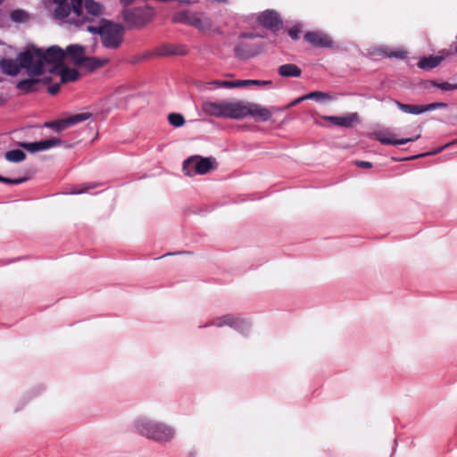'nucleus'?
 <instances>
[{"label":"nucleus","instance_id":"1","mask_svg":"<svg viewBox=\"0 0 457 457\" xmlns=\"http://www.w3.org/2000/svg\"><path fill=\"white\" fill-rule=\"evenodd\" d=\"M204 111L212 116L241 120L247 116L258 121H267L271 118V110L255 103L244 101L205 102Z\"/></svg>","mask_w":457,"mask_h":457},{"label":"nucleus","instance_id":"2","mask_svg":"<svg viewBox=\"0 0 457 457\" xmlns=\"http://www.w3.org/2000/svg\"><path fill=\"white\" fill-rule=\"evenodd\" d=\"M65 52L58 46H53L43 51L40 48L33 47L18 54V60L21 62L22 68L31 76H40L44 73L45 63L54 64L50 71L52 73L57 71L65 59Z\"/></svg>","mask_w":457,"mask_h":457},{"label":"nucleus","instance_id":"3","mask_svg":"<svg viewBox=\"0 0 457 457\" xmlns=\"http://www.w3.org/2000/svg\"><path fill=\"white\" fill-rule=\"evenodd\" d=\"M124 28L122 25L104 21V29L102 35L103 45L105 47L116 49L123 39Z\"/></svg>","mask_w":457,"mask_h":457},{"label":"nucleus","instance_id":"4","mask_svg":"<svg viewBox=\"0 0 457 457\" xmlns=\"http://www.w3.org/2000/svg\"><path fill=\"white\" fill-rule=\"evenodd\" d=\"M145 436L155 441H168L174 436V430L165 424L148 421L145 423Z\"/></svg>","mask_w":457,"mask_h":457},{"label":"nucleus","instance_id":"5","mask_svg":"<svg viewBox=\"0 0 457 457\" xmlns=\"http://www.w3.org/2000/svg\"><path fill=\"white\" fill-rule=\"evenodd\" d=\"M84 0H71V4L68 0H53L56 5L54 10V17L55 19H64L68 17L72 11L74 14L79 16L82 14Z\"/></svg>","mask_w":457,"mask_h":457},{"label":"nucleus","instance_id":"6","mask_svg":"<svg viewBox=\"0 0 457 457\" xmlns=\"http://www.w3.org/2000/svg\"><path fill=\"white\" fill-rule=\"evenodd\" d=\"M304 39L313 47L319 48H333L335 47L334 40L323 31H308L304 34Z\"/></svg>","mask_w":457,"mask_h":457},{"label":"nucleus","instance_id":"7","mask_svg":"<svg viewBox=\"0 0 457 457\" xmlns=\"http://www.w3.org/2000/svg\"><path fill=\"white\" fill-rule=\"evenodd\" d=\"M212 326L221 328L223 326H229L240 332H243L248 328V322L240 317H236L231 314H227L221 317L215 318L210 323Z\"/></svg>","mask_w":457,"mask_h":457},{"label":"nucleus","instance_id":"8","mask_svg":"<svg viewBox=\"0 0 457 457\" xmlns=\"http://www.w3.org/2000/svg\"><path fill=\"white\" fill-rule=\"evenodd\" d=\"M395 104L401 111L411 114H420L428 111L446 108L448 106L445 103H432L425 105H419L403 104L399 101H395Z\"/></svg>","mask_w":457,"mask_h":457},{"label":"nucleus","instance_id":"9","mask_svg":"<svg viewBox=\"0 0 457 457\" xmlns=\"http://www.w3.org/2000/svg\"><path fill=\"white\" fill-rule=\"evenodd\" d=\"M62 145V140L60 138L52 137L46 140H42L39 142L27 143V142H20L18 145L21 148L27 150L29 153H36L39 151H45L50 149L54 146H59Z\"/></svg>","mask_w":457,"mask_h":457},{"label":"nucleus","instance_id":"10","mask_svg":"<svg viewBox=\"0 0 457 457\" xmlns=\"http://www.w3.org/2000/svg\"><path fill=\"white\" fill-rule=\"evenodd\" d=\"M375 138L379 141L383 145H403L409 142H413L420 137V134L417 135L414 137H407V138H395V135L388 130H380L374 134Z\"/></svg>","mask_w":457,"mask_h":457},{"label":"nucleus","instance_id":"11","mask_svg":"<svg viewBox=\"0 0 457 457\" xmlns=\"http://www.w3.org/2000/svg\"><path fill=\"white\" fill-rule=\"evenodd\" d=\"M258 22L263 27L278 30L282 26V21L278 12L271 10L262 12L257 18Z\"/></svg>","mask_w":457,"mask_h":457},{"label":"nucleus","instance_id":"12","mask_svg":"<svg viewBox=\"0 0 457 457\" xmlns=\"http://www.w3.org/2000/svg\"><path fill=\"white\" fill-rule=\"evenodd\" d=\"M322 119L331 122L333 125L340 126L344 128H352L353 125L360 122L358 113L352 112L346 116H323Z\"/></svg>","mask_w":457,"mask_h":457},{"label":"nucleus","instance_id":"13","mask_svg":"<svg viewBox=\"0 0 457 457\" xmlns=\"http://www.w3.org/2000/svg\"><path fill=\"white\" fill-rule=\"evenodd\" d=\"M194 157H195L196 161L195 166L197 174H206L218 167V162L214 157H201L198 155Z\"/></svg>","mask_w":457,"mask_h":457},{"label":"nucleus","instance_id":"14","mask_svg":"<svg viewBox=\"0 0 457 457\" xmlns=\"http://www.w3.org/2000/svg\"><path fill=\"white\" fill-rule=\"evenodd\" d=\"M123 18L128 28L138 27L143 23V10L126 9L123 11Z\"/></svg>","mask_w":457,"mask_h":457},{"label":"nucleus","instance_id":"15","mask_svg":"<svg viewBox=\"0 0 457 457\" xmlns=\"http://www.w3.org/2000/svg\"><path fill=\"white\" fill-rule=\"evenodd\" d=\"M0 69L2 71L9 76H16L19 74L21 69H23L21 66V62L17 60H13L11 58H2L0 60Z\"/></svg>","mask_w":457,"mask_h":457},{"label":"nucleus","instance_id":"16","mask_svg":"<svg viewBox=\"0 0 457 457\" xmlns=\"http://www.w3.org/2000/svg\"><path fill=\"white\" fill-rule=\"evenodd\" d=\"M190 25L196 28L199 30L206 31L212 29V22L210 17H208L204 13L194 12Z\"/></svg>","mask_w":457,"mask_h":457},{"label":"nucleus","instance_id":"17","mask_svg":"<svg viewBox=\"0 0 457 457\" xmlns=\"http://www.w3.org/2000/svg\"><path fill=\"white\" fill-rule=\"evenodd\" d=\"M54 73L61 76L62 83L76 81L79 77V73L76 69L68 68L64 64Z\"/></svg>","mask_w":457,"mask_h":457},{"label":"nucleus","instance_id":"18","mask_svg":"<svg viewBox=\"0 0 457 457\" xmlns=\"http://www.w3.org/2000/svg\"><path fill=\"white\" fill-rule=\"evenodd\" d=\"M66 54L73 60L74 63L78 66L80 65L85 58V49L79 45H71L66 49Z\"/></svg>","mask_w":457,"mask_h":457},{"label":"nucleus","instance_id":"19","mask_svg":"<svg viewBox=\"0 0 457 457\" xmlns=\"http://www.w3.org/2000/svg\"><path fill=\"white\" fill-rule=\"evenodd\" d=\"M108 59H100L96 57H85L79 67L85 68L89 71H93L108 63Z\"/></svg>","mask_w":457,"mask_h":457},{"label":"nucleus","instance_id":"20","mask_svg":"<svg viewBox=\"0 0 457 457\" xmlns=\"http://www.w3.org/2000/svg\"><path fill=\"white\" fill-rule=\"evenodd\" d=\"M41 82L39 79L30 78L25 79L19 81L16 85V87L21 90L25 94H29L31 92H37V86Z\"/></svg>","mask_w":457,"mask_h":457},{"label":"nucleus","instance_id":"21","mask_svg":"<svg viewBox=\"0 0 457 457\" xmlns=\"http://www.w3.org/2000/svg\"><path fill=\"white\" fill-rule=\"evenodd\" d=\"M278 72L282 77H300L301 69L293 63H287L279 66Z\"/></svg>","mask_w":457,"mask_h":457},{"label":"nucleus","instance_id":"22","mask_svg":"<svg viewBox=\"0 0 457 457\" xmlns=\"http://www.w3.org/2000/svg\"><path fill=\"white\" fill-rule=\"evenodd\" d=\"M443 60L441 56L430 55L421 58L418 62V67L422 70H431L438 66Z\"/></svg>","mask_w":457,"mask_h":457},{"label":"nucleus","instance_id":"23","mask_svg":"<svg viewBox=\"0 0 457 457\" xmlns=\"http://www.w3.org/2000/svg\"><path fill=\"white\" fill-rule=\"evenodd\" d=\"M378 53L383 54L389 58L404 59L407 57V52L403 49H392L389 47H380Z\"/></svg>","mask_w":457,"mask_h":457},{"label":"nucleus","instance_id":"24","mask_svg":"<svg viewBox=\"0 0 457 457\" xmlns=\"http://www.w3.org/2000/svg\"><path fill=\"white\" fill-rule=\"evenodd\" d=\"M193 13L194 12L190 11H183L177 12L173 15L172 21L174 23H185L190 25Z\"/></svg>","mask_w":457,"mask_h":457},{"label":"nucleus","instance_id":"25","mask_svg":"<svg viewBox=\"0 0 457 457\" xmlns=\"http://www.w3.org/2000/svg\"><path fill=\"white\" fill-rule=\"evenodd\" d=\"M5 159L11 162H20L25 160L26 154L20 149L11 150L5 153Z\"/></svg>","mask_w":457,"mask_h":457},{"label":"nucleus","instance_id":"26","mask_svg":"<svg viewBox=\"0 0 457 457\" xmlns=\"http://www.w3.org/2000/svg\"><path fill=\"white\" fill-rule=\"evenodd\" d=\"M423 84H424V87H426V88H428L429 86H433V87H438L444 91L457 89V84H451L449 82L437 83L435 80H426L423 82Z\"/></svg>","mask_w":457,"mask_h":457},{"label":"nucleus","instance_id":"27","mask_svg":"<svg viewBox=\"0 0 457 457\" xmlns=\"http://www.w3.org/2000/svg\"><path fill=\"white\" fill-rule=\"evenodd\" d=\"M196 163L195 157L191 156L184 161L183 162V171L187 176H194L196 175V170L195 164Z\"/></svg>","mask_w":457,"mask_h":457},{"label":"nucleus","instance_id":"28","mask_svg":"<svg viewBox=\"0 0 457 457\" xmlns=\"http://www.w3.org/2000/svg\"><path fill=\"white\" fill-rule=\"evenodd\" d=\"M187 52L183 50H179V46L174 45H165L162 48H160L158 54L159 55H172V54H185Z\"/></svg>","mask_w":457,"mask_h":457},{"label":"nucleus","instance_id":"29","mask_svg":"<svg viewBox=\"0 0 457 457\" xmlns=\"http://www.w3.org/2000/svg\"><path fill=\"white\" fill-rule=\"evenodd\" d=\"M91 117V113L89 112H81L74 114L66 119V123L68 124V128L76 125L78 123L83 122L88 120Z\"/></svg>","mask_w":457,"mask_h":457},{"label":"nucleus","instance_id":"30","mask_svg":"<svg viewBox=\"0 0 457 457\" xmlns=\"http://www.w3.org/2000/svg\"><path fill=\"white\" fill-rule=\"evenodd\" d=\"M83 4L87 13L95 16L101 13L100 4L94 0H84Z\"/></svg>","mask_w":457,"mask_h":457},{"label":"nucleus","instance_id":"31","mask_svg":"<svg viewBox=\"0 0 457 457\" xmlns=\"http://www.w3.org/2000/svg\"><path fill=\"white\" fill-rule=\"evenodd\" d=\"M168 120L170 125L175 128L182 127L186 120L182 114L177 112H171L168 115Z\"/></svg>","mask_w":457,"mask_h":457},{"label":"nucleus","instance_id":"32","mask_svg":"<svg viewBox=\"0 0 457 457\" xmlns=\"http://www.w3.org/2000/svg\"><path fill=\"white\" fill-rule=\"evenodd\" d=\"M305 98H307L308 100L312 99L317 102H320L324 100H331L332 96L328 93H324L321 91H313L305 95Z\"/></svg>","mask_w":457,"mask_h":457},{"label":"nucleus","instance_id":"33","mask_svg":"<svg viewBox=\"0 0 457 457\" xmlns=\"http://www.w3.org/2000/svg\"><path fill=\"white\" fill-rule=\"evenodd\" d=\"M45 126L54 129L56 132H60L68 128L66 119L56 121L46 122Z\"/></svg>","mask_w":457,"mask_h":457},{"label":"nucleus","instance_id":"34","mask_svg":"<svg viewBox=\"0 0 457 457\" xmlns=\"http://www.w3.org/2000/svg\"><path fill=\"white\" fill-rule=\"evenodd\" d=\"M448 145H449L448 144L445 145L444 146H441V147L437 148L436 150H435L433 152H430V153L417 154V155H413V156H410V157H406V158H402V159L393 158V160L395 161V162L408 161V160H414V159H417V158H420V157H423V156H427V155L437 154L440 152H442L445 148H446Z\"/></svg>","mask_w":457,"mask_h":457},{"label":"nucleus","instance_id":"35","mask_svg":"<svg viewBox=\"0 0 457 457\" xmlns=\"http://www.w3.org/2000/svg\"><path fill=\"white\" fill-rule=\"evenodd\" d=\"M304 100H308L307 98H305V95L303 96H300V97H298L296 99H295L293 102H291L286 107L278 108V107L272 106V107H270L269 109L271 110V113H272L273 112H278V111H282V110H285V109H288V108L294 107V106H295L296 104H300L301 102H303Z\"/></svg>","mask_w":457,"mask_h":457},{"label":"nucleus","instance_id":"36","mask_svg":"<svg viewBox=\"0 0 457 457\" xmlns=\"http://www.w3.org/2000/svg\"><path fill=\"white\" fill-rule=\"evenodd\" d=\"M27 180H28L27 177L18 178V179H9V178H5V177H3L0 175V182L5 183V184L19 185L23 182H26Z\"/></svg>","mask_w":457,"mask_h":457},{"label":"nucleus","instance_id":"37","mask_svg":"<svg viewBox=\"0 0 457 457\" xmlns=\"http://www.w3.org/2000/svg\"><path fill=\"white\" fill-rule=\"evenodd\" d=\"M11 19L13 21L21 22L23 21L26 18V12L22 10H15L11 12Z\"/></svg>","mask_w":457,"mask_h":457},{"label":"nucleus","instance_id":"38","mask_svg":"<svg viewBox=\"0 0 457 457\" xmlns=\"http://www.w3.org/2000/svg\"><path fill=\"white\" fill-rule=\"evenodd\" d=\"M245 44L240 43L235 47V55L237 57L245 58L249 55V53L245 50Z\"/></svg>","mask_w":457,"mask_h":457},{"label":"nucleus","instance_id":"39","mask_svg":"<svg viewBox=\"0 0 457 457\" xmlns=\"http://www.w3.org/2000/svg\"><path fill=\"white\" fill-rule=\"evenodd\" d=\"M104 21L105 20H102L101 24L98 26H88L87 30L93 34H98L102 37L104 29Z\"/></svg>","mask_w":457,"mask_h":457},{"label":"nucleus","instance_id":"40","mask_svg":"<svg viewBox=\"0 0 457 457\" xmlns=\"http://www.w3.org/2000/svg\"><path fill=\"white\" fill-rule=\"evenodd\" d=\"M301 32H302L301 25H295L291 29H288V35L294 40H297L299 38V35Z\"/></svg>","mask_w":457,"mask_h":457},{"label":"nucleus","instance_id":"41","mask_svg":"<svg viewBox=\"0 0 457 457\" xmlns=\"http://www.w3.org/2000/svg\"><path fill=\"white\" fill-rule=\"evenodd\" d=\"M210 84L215 85L217 87H222L230 88L231 81H228V80H213Z\"/></svg>","mask_w":457,"mask_h":457},{"label":"nucleus","instance_id":"42","mask_svg":"<svg viewBox=\"0 0 457 457\" xmlns=\"http://www.w3.org/2000/svg\"><path fill=\"white\" fill-rule=\"evenodd\" d=\"M245 86H248L247 79L246 80H234V81H231L230 88L240 87H245Z\"/></svg>","mask_w":457,"mask_h":457},{"label":"nucleus","instance_id":"43","mask_svg":"<svg viewBox=\"0 0 457 457\" xmlns=\"http://www.w3.org/2000/svg\"><path fill=\"white\" fill-rule=\"evenodd\" d=\"M355 165L363 169H370L372 167V163L366 161H356Z\"/></svg>","mask_w":457,"mask_h":457},{"label":"nucleus","instance_id":"44","mask_svg":"<svg viewBox=\"0 0 457 457\" xmlns=\"http://www.w3.org/2000/svg\"><path fill=\"white\" fill-rule=\"evenodd\" d=\"M47 91L51 95H56L60 91V84H53L48 87Z\"/></svg>","mask_w":457,"mask_h":457},{"label":"nucleus","instance_id":"45","mask_svg":"<svg viewBox=\"0 0 457 457\" xmlns=\"http://www.w3.org/2000/svg\"><path fill=\"white\" fill-rule=\"evenodd\" d=\"M248 85H267L270 84V80H256V79H247Z\"/></svg>","mask_w":457,"mask_h":457},{"label":"nucleus","instance_id":"46","mask_svg":"<svg viewBox=\"0 0 457 457\" xmlns=\"http://www.w3.org/2000/svg\"><path fill=\"white\" fill-rule=\"evenodd\" d=\"M261 37L260 35L258 34H254V33H243L240 37H247V38H254V37Z\"/></svg>","mask_w":457,"mask_h":457},{"label":"nucleus","instance_id":"47","mask_svg":"<svg viewBox=\"0 0 457 457\" xmlns=\"http://www.w3.org/2000/svg\"><path fill=\"white\" fill-rule=\"evenodd\" d=\"M41 80L40 83H43V84H48L50 81H51V78L50 77H45L43 79H39Z\"/></svg>","mask_w":457,"mask_h":457},{"label":"nucleus","instance_id":"48","mask_svg":"<svg viewBox=\"0 0 457 457\" xmlns=\"http://www.w3.org/2000/svg\"><path fill=\"white\" fill-rule=\"evenodd\" d=\"M133 0H120V2L124 4V5H129L132 3Z\"/></svg>","mask_w":457,"mask_h":457},{"label":"nucleus","instance_id":"49","mask_svg":"<svg viewBox=\"0 0 457 457\" xmlns=\"http://www.w3.org/2000/svg\"><path fill=\"white\" fill-rule=\"evenodd\" d=\"M4 101L2 98H0V106H2L4 104Z\"/></svg>","mask_w":457,"mask_h":457},{"label":"nucleus","instance_id":"50","mask_svg":"<svg viewBox=\"0 0 457 457\" xmlns=\"http://www.w3.org/2000/svg\"><path fill=\"white\" fill-rule=\"evenodd\" d=\"M85 191H86V190H79V191H77L76 193H77V194H81V193H83V192H85Z\"/></svg>","mask_w":457,"mask_h":457},{"label":"nucleus","instance_id":"51","mask_svg":"<svg viewBox=\"0 0 457 457\" xmlns=\"http://www.w3.org/2000/svg\"><path fill=\"white\" fill-rule=\"evenodd\" d=\"M455 52L457 53V46H456V48H455Z\"/></svg>","mask_w":457,"mask_h":457},{"label":"nucleus","instance_id":"52","mask_svg":"<svg viewBox=\"0 0 457 457\" xmlns=\"http://www.w3.org/2000/svg\"><path fill=\"white\" fill-rule=\"evenodd\" d=\"M144 16H145V17L146 16V13H145V12L144 13Z\"/></svg>","mask_w":457,"mask_h":457},{"label":"nucleus","instance_id":"53","mask_svg":"<svg viewBox=\"0 0 457 457\" xmlns=\"http://www.w3.org/2000/svg\"><path fill=\"white\" fill-rule=\"evenodd\" d=\"M3 0H0V4L2 3Z\"/></svg>","mask_w":457,"mask_h":457}]
</instances>
